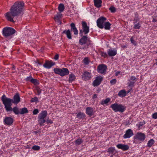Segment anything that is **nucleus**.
Returning a JSON list of instances; mask_svg holds the SVG:
<instances>
[{"label": "nucleus", "mask_w": 157, "mask_h": 157, "mask_svg": "<svg viewBox=\"0 0 157 157\" xmlns=\"http://www.w3.org/2000/svg\"><path fill=\"white\" fill-rule=\"evenodd\" d=\"M24 3L23 2H16L12 6L9 12L6 13L5 16L6 19L9 21L14 22L13 19L18 16L23 10Z\"/></svg>", "instance_id": "nucleus-1"}, {"label": "nucleus", "mask_w": 157, "mask_h": 157, "mask_svg": "<svg viewBox=\"0 0 157 157\" xmlns=\"http://www.w3.org/2000/svg\"><path fill=\"white\" fill-rule=\"evenodd\" d=\"M1 100L6 111H12V108L11 106L12 99L6 97L5 95H3L1 97Z\"/></svg>", "instance_id": "nucleus-2"}, {"label": "nucleus", "mask_w": 157, "mask_h": 157, "mask_svg": "<svg viewBox=\"0 0 157 157\" xmlns=\"http://www.w3.org/2000/svg\"><path fill=\"white\" fill-rule=\"evenodd\" d=\"M110 108L115 112H119L122 113L124 112L125 109V107L124 106L117 103L112 104Z\"/></svg>", "instance_id": "nucleus-3"}, {"label": "nucleus", "mask_w": 157, "mask_h": 157, "mask_svg": "<svg viewBox=\"0 0 157 157\" xmlns=\"http://www.w3.org/2000/svg\"><path fill=\"white\" fill-rule=\"evenodd\" d=\"M15 32V30L13 28L7 27L3 29L2 33L5 37L8 38L14 34Z\"/></svg>", "instance_id": "nucleus-4"}, {"label": "nucleus", "mask_w": 157, "mask_h": 157, "mask_svg": "<svg viewBox=\"0 0 157 157\" xmlns=\"http://www.w3.org/2000/svg\"><path fill=\"white\" fill-rule=\"evenodd\" d=\"M82 29L79 30V35L82 36L83 34L86 35L89 32V27L87 25L86 23L84 21L82 22Z\"/></svg>", "instance_id": "nucleus-5"}, {"label": "nucleus", "mask_w": 157, "mask_h": 157, "mask_svg": "<svg viewBox=\"0 0 157 157\" xmlns=\"http://www.w3.org/2000/svg\"><path fill=\"white\" fill-rule=\"evenodd\" d=\"M55 73L61 76L67 75L69 74V71L67 68H63L62 69L55 68L54 69Z\"/></svg>", "instance_id": "nucleus-6"}, {"label": "nucleus", "mask_w": 157, "mask_h": 157, "mask_svg": "<svg viewBox=\"0 0 157 157\" xmlns=\"http://www.w3.org/2000/svg\"><path fill=\"white\" fill-rule=\"evenodd\" d=\"M107 69V67L106 65L104 64H101L98 66L97 71L99 73L105 75Z\"/></svg>", "instance_id": "nucleus-7"}, {"label": "nucleus", "mask_w": 157, "mask_h": 157, "mask_svg": "<svg viewBox=\"0 0 157 157\" xmlns=\"http://www.w3.org/2000/svg\"><path fill=\"white\" fill-rule=\"evenodd\" d=\"M106 20V18L104 17H101L98 18L97 21V25L100 29L104 28V22Z\"/></svg>", "instance_id": "nucleus-8"}, {"label": "nucleus", "mask_w": 157, "mask_h": 157, "mask_svg": "<svg viewBox=\"0 0 157 157\" xmlns=\"http://www.w3.org/2000/svg\"><path fill=\"white\" fill-rule=\"evenodd\" d=\"M137 80V78L135 76H130L128 79V86L130 87H133Z\"/></svg>", "instance_id": "nucleus-9"}, {"label": "nucleus", "mask_w": 157, "mask_h": 157, "mask_svg": "<svg viewBox=\"0 0 157 157\" xmlns=\"http://www.w3.org/2000/svg\"><path fill=\"white\" fill-rule=\"evenodd\" d=\"M145 138V135L144 133L137 132L136 135V139L141 142L143 141Z\"/></svg>", "instance_id": "nucleus-10"}, {"label": "nucleus", "mask_w": 157, "mask_h": 157, "mask_svg": "<svg viewBox=\"0 0 157 157\" xmlns=\"http://www.w3.org/2000/svg\"><path fill=\"white\" fill-rule=\"evenodd\" d=\"M133 135V131L131 129H129L126 131L125 134L123 136V138L124 139L129 138Z\"/></svg>", "instance_id": "nucleus-11"}, {"label": "nucleus", "mask_w": 157, "mask_h": 157, "mask_svg": "<svg viewBox=\"0 0 157 157\" xmlns=\"http://www.w3.org/2000/svg\"><path fill=\"white\" fill-rule=\"evenodd\" d=\"M103 78V77L100 76L97 77L93 82V86H95L99 85L102 81Z\"/></svg>", "instance_id": "nucleus-12"}, {"label": "nucleus", "mask_w": 157, "mask_h": 157, "mask_svg": "<svg viewBox=\"0 0 157 157\" xmlns=\"http://www.w3.org/2000/svg\"><path fill=\"white\" fill-rule=\"evenodd\" d=\"M86 112L87 114L91 117L95 112L94 109L91 107H87L86 109Z\"/></svg>", "instance_id": "nucleus-13"}, {"label": "nucleus", "mask_w": 157, "mask_h": 157, "mask_svg": "<svg viewBox=\"0 0 157 157\" xmlns=\"http://www.w3.org/2000/svg\"><path fill=\"white\" fill-rule=\"evenodd\" d=\"M82 79L84 80H88L91 78V74L87 71H85L82 76Z\"/></svg>", "instance_id": "nucleus-14"}, {"label": "nucleus", "mask_w": 157, "mask_h": 157, "mask_svg": "<svg viewBox=\"0 0 157 157\" xmlns=\"http://www.w3.org/2000/svg\"><path fill=\"white\" fill-rule=\"evenodd\" d=\"M117 147L119 149L122 150L123 151H126L129 149V147L127 145L120 144L116 145Z\"/></svg>", "instance_id": "nucleus-15"}, {"label": "nucleus", "mask_w": 157, "mask_h": 157, "mask_svg": "<svg viewBox=\"0 0 157 157\" xmlns=\"http://www.w3.org/2000/svg\"><path fill=\"white\" fill-rule=\"evenodd\" d=\"M12 103L17 104L20 101V98L19 94L17 93L14 95L12 99Z\"/></svg>", "instance_id": "nucleus-16"}, {"label": "nucleus", "mask_w": 157, "mask_h": 157, "mask_svg": "<svg viewBox=\"0 0 157 157\" xmlns=\"http://www.w3.org/2000/svg\"><path fill=\"white\" fill-rule=\"evenodd\" d=\"M107 52L109 56H114L117 54V50L114 49H109L107 50Z\"/></svg>", "instance_id": "nucleus-17"}, {"label": "nucleus", "mask_w": 157, "mask_h": 157, "mask_svg": "<svg viewBox=\"0 0 157 157\" xmlns=\"http://www.w3.org/2000/svg\"><path fill=\"white\" fill-rule=\"evenodd\" d=\"M4 121L5 124L10 125L13 123V120L11 117H7L5 118Z\"/></svg>", "instance_id": "nucleus-18"}, {"label": "nucleus", "mask_w": 157, "mask_h": 157, "mask_svg": "<svg viewBox=\"0 0 157 157\" xmlns=\"http://www.w3.org/2000/svg\"><path fill=\"white\" fill-rule=\"evenodd\" d=\"M55 64V63L52 61H46L44 65V67L47 68H50L51 67Z\"/></svg>", "instance_id": "nucleus-19"}, {"label": "nucleus", "mask_w": 157, "mask_h": 157, "mask_svg": "<svg viewBox=\"0 0 157 157\" xmlns=\"http://www.w3.org/2000/svg\"><path fill=\"white\" fill-rule=\"evenodd\" d=\"M82 36V37L79 40V44L81 45L85 44L87 40V37L86 36Z\"/></svg>", "instance_id": "nucleus-20"}, {"label": "nucleus", "mask_w": 157, "mask_h": 157, "mask_svg": "<svg viewBox=\"0 0 157 157\" xmlns=\"http://www.w3.org/2000/svg\"><path fill=\"white\" fill-rule=\"evenodd\" d=\"M94 6L97 8H99L101 6L102 1L101 0H94Z\"/></svg>", "instance_id": "nucleus-21"}, {"label": "nucleus", "mask_w": 157, "mask_h": 157, "mask_svg": "<svg viewBox=\"0 0 157 157\" xmlns=\"http://www.w3.org/2000/svg\"><path fill=\"white\" fill-rule=\"evenodd\" d=\"M127 92L125 90H122L119 91L118 93V95L121 97H124L126 95Z\"/></svg>", "instance_id": "nucleus-22"}, {"label": "nucleus", "mask_w": 157, "mask_h": 157, "mask_svg": "<svg viewBox=\"0 0 157 157\" xmlns=\"http://www.w3.org/2000/svg\"><path fill=\"white\" fill-rule=\"evenodd\" d=\"M76 79V76L74 74H71L69 75L68 81L69 82H72Z\"/></svg>", "instance_id": "nucleus-23"}, {"label": "nucleus", "mask_w": 157, "mask_h": 157, "mask_svg": "<svg viewBox=\"0 0 157 157\" xmlns=\"http://www.w3.org/2000/svg\"><path fill=\"white\" fill-rule=\"evenodd\" d=\"M110 100L111 99L110 98H107L105 100L103 99L101 100L100 102L101 105H104L105 104H107L110 101Z\"/></svg>", "instance_id": "nucleus-24"}, {"label": "nucleus", "mask_w": 157, "mask_h": 157, "mask_svg": "<svg viewBox=\"0 0 157 157\" xmlns=\"http://www.w3.org/2000/svg\"><path fill=\"white\" fill-rule=\"evenodd\" d=\"M63 33H65L67 38L69 39H71L72 38L71 36V33L70 30L68 29L67 30H64L63 31Z\"/></svg>", "instance_id": "nucleus-25"}, {"label": "nucleus", "mask_w": 157, "mask_h": 157, "mask_svg": "<svg viewBox=\"0 0 157 157\" xmlns=\"http://www.w3.org/2000/svg\"><path fill=\"white\" fill-rule=\"evenodd\" d=\"M40 115V118H45L48 115L47 112L46 110L42 111Z\"/></svg>", "instance_id": "nucleus-26"}, {"label": "nucleus", "mask_w": 157, "mask_h": 157, "mask_svg": "<svg viewBox=\"0 0 157 157\" xmlns=\"http://www.w3.org/2000/svg\"><path fill=\"white\" fill-rule=\"evenodd\" d=\"M65 9V6L62 3H60L58 6V10L60 13L63 12Z\"/></svg>", "instance_id": "nucleus-27"}, {"label": "nucleus", "mask_w": 157, "mask_h": 157, "mask_svg": "<svg viewBox=\"0 0 157 157\" xmlns=\"http://www.w3.org/2000/svg\"><path fill=\"white\" fill-rule=\"evenodd\" d=\"M134 27V29H139L141 27V23L140 22H133Z\"/></svg>", "instance_id": "nucleus-28"}, {"label": "nucleus", "mask_w": 157, "mask_h": 157, "mask_svg": "<svg viewBox=\"0 0 157 157\" xmlns=\"http://www.w3.org/2000/svg\"><path fill=\"white\" fill-rule=\"evenodd\" d=\"M155 143V140L153 139L149 140L147 144V147H151Z\"/></svg>", "instance_id": "nucleus-29"}, {"label": "nucleus", "mask_w": 157, "mask_h": 157, "mask_svg": "<svg viewBox=\"0 0 157 157\" xmlns=\"http://www.w3.org/2000/svg\"><path fill=\"white\" fill-rule=\"evenodd\" d=\"M111 24L109 22H106L104 24V28L106 30H109Z\"/></svg>", "instance_id": "nucleus-30"}, {"label": "nucleus", "mask_w": 157, "mask_h": 157, "mask_svg": "<svg viewBox=\"0 0 157 157\" xmlns=\"http://www.w3.org/2000/svg\"><path fill=\"white\" fill-rule=\"evenodd\" d=\"M85 117V115L84 113L80 112L77 114L76 117L81 119L84 118Z\"/></svg>", "instance_id": "nucleus-31"}, {"label": "nucleus", "mask_w": 157, "mask_h": 157, "mask_svg": "<svg viewBox=\"0 0 157 157\" xmlns=\"http://www.w3.org/2000/svg\"><path fill=\"white\" fill-rule=\"evenodd\" d=\"M62 14L61 13H58L55 16L54 19L56 21L59 22V19L62 18Z\"/></svg>", "instance_id": "nucleus-32"}, {"label": "nucleus", "mask_w": 157, "mask_h": 157, "mask_svg": "<svg viewBox=\"0 0 157 157\" xmlns=\"http://www.w3.org/2000/svg\"><path fill=\"white\" fill-rule=\"evenodd\" d=\"M27 113H28V110L26 108L24 107L20 110V114H22Z\"/></svg>", "instance_id": "nucleus-33"}, {"label": "nucleus", "mask_w": 157, "mask_h": 157, "mask_svg": "<svg viewBox=\"0 0 157 157\" xmlns=\"http://www.w3.org/2000/svg\"><path fill=\"white\" fill-rule=\"evenodd\" d=\"M145 122L144 121L140 122L139 124H136V126L138 127L139 129H140L142 128V126L144 124Z\"/></svg>", "instance_id": "nucleus-34"}, {"label": "nucleus", "mask_w": 157, "mask_h": 157, "mask_svg": "<svg viewBox=\"0 0 157 157\" xmlns=\"http://www.w3.org/2000/svg\"><path fill=\"white\" fill-rule=\"evenodd\" d=\"M83 142V140L80 138L77 139L75 141V144L77 145H79L82 144Z\"/></svg>", "instance_id": "nucleus-35"}, {"label": "nucleus", "mask_w": 157, "mask_h": 157, "mask_svg": "<svg viewBox=\"0 0 157 157\" xmlns=\"http://www.w3.org/2000/svg\"><path fill=\"white\" fill-rule=\"evenodd\" d=\"M12 110H13L16 114H18L20 113V111H19L18 109L16 107H14L12 109Z\"/></svg>", "instance_id": "nucleus-36"}, {"label": "nucleus", "mask_w": 157, "mask_h": 157, "mask_svg": "<svg viewBox=\"0 0 157 157\" xmlns=\"http://www.w3.org/2000/svg\"><path fill=\"white\" fill-rule=\"evenodd\" d=\"M100 54L102 57L105 58L107 57V54L106 52L100 51Z\"/></svg>", "instance_id": "nucleus-37"}, {"label": "nucleus", "mask_w": 157, "mask_h": 157, "mask_svg": "<svg viewBox=\"0 0 157 157\" xmlns=\"http://www.w3.org/2000/svg\"><path fill=\"white\" fill-rule=\"evenodd\" d=\"M109 10L112 13H115L116 11V9L113 6H111L109 8Z\"/></svg>", "instance_id": "nucleus-38"}, {"label": "nucleus", "mask_w": 157, "mask_h": 157, "mask_svg": "<svg viewBox=\"0 0 157 157\" xmlns=\"http://www.w3.org/2000/svg\"><path fill=\"white\" fill-rule=\"evenodd\" d=\"M115 150L114 147H111L108 148V151L109 154H112L114 152Z\"/></svg>", "instance_id": "nucleus-39"}, {"label": "nucleus", "mask_w": 157, "mask_h": 157, "mask_svg": "<svg viewBox=\"0 0 157 157\" xmlns=\"http://www.w3.org/2000/svg\"><path fill=\"white\" fill-rule=\"evenodd\" d=\"M89 60L88 58L85 57L83 60V63L85 65H88L89 63Z\"/></svg>", "instance_id": "nucleus-40"}, {"label": "nucleus", "mask_w": 157, "mask_h": 157, "mask_svg": "<svg viewBox=\"0 0 157 157\" xmlns=\"http://www.w3.org/2000/svg\"><path fill=\"white\" fill-rule=\"evenodd\" d=\"M44 118H40V125H43V124L46 122Z\"/></svg>", "instance_id": "nucleus-41"}, {"label": "nucleus", "mask_w": 157, "mask_h": 157, "mask_svg": "<svg viewBox=\"0 0 157 157\" xmlns=\"http://www.w3.org/2000/svg\"><path fill=\"white\" fill-rule=\"evenodd\" d=\"M130 41L131 43L134 45H136V41L134 40L133 38V37H131L130 38Z\"/></svg>", "instance_id": "nucleus-42"}, {"label": "nucleus", "mask_w": 157, "mask_h": 157, "mask_svg": "<svg viewBox=\"0 0 157 157\" xmlns=\"http://www.w3.org/2000/svg\"><path fill=\"white\" fill-rule=\"evenodd\" d=\"M70 26L71 27V31H72L73 30H74L76 28L75 25L74 23H71L70 25Z\"/></svg>", "instance_id": "nucleus-43"}, {"label": "nucleus", "mask_w": 157, "mask_h": 157, "mask_svg": "<svg viewBox=\"0 0 157 157\" xmlns=\"http://www.w3.org/2000/svg\"><path fill=\"white\" fill-rule=\"evenodd\" d=\"M38 101V98L36 97L32 98L31 100V102H37Z\"/></svg>", "instance_id": "nucleus-44"}, {"label": "nucleus", "mask_w": 157, "mask_h": 157, "mask_svg": "<svg viewBox=\"0 0 157 157\" xmlns=\"http://www.w3.org/2000/svg\"><path fill=\"white\" fill-rule=\"evenodd\" d=\"M152 117L154 119H157V112H155L152 115Z\"/></svg>", "instance_id": "nucleus-45"}, {"label": "nucleus", "mask_w": 157, "mask_h": 157, "mask_svg": "<svg viewBox=\"0 0 157 157\" xmlns=\"http://www.w3.org/2000/svg\"><path fill=\"white\" fill-rule=\"evenodd\" d=\"M117 80L116 79H112L110 81V83L112 85H114L115 84Z\"/></svg>", "instance_id": "nucleus-46"}, {"label": "nucleus", "mask_w": 157, "mask_h": 157, "mask_svg": "<svg viewBox=\"0 0 157 157\" xmlns=\"http://www.w3.org/2000/svg\"><path fill=\"white\" fill-rule=\"evenodd\" d=\"M32 149L35 150H37L39 149V147L37 146L34 145L32 147Z\"/></svg>", "instance_id": "nucleus-47"}, {"label": "nucleus", "mask_w": 157, "mask_h": 157, "mask_svg": "<svg viewBox=\"0 0 157 157\" xmlns=\"http://www.w3.org/2000/svg\"><path fill=\"white\" fill-rule=\"evenodd\" d=\"M31 82L33 83L34 84V85H36V84H37V80L35 79H32L31 80Z\"/></svg>", "instance_id": "nucleus-48"}, {"label": "nucleus", "mask_w": 157, "mask_h": 157, "mask_svg": "<svg viewBox=\"0 0 157 157\" xmlns=\"http://www.w3.org/2000/svg\"><path fill=\"white\" fill-rule=\"evenodd\" d=\"M72 31L75 35H77L78 34V31L76 28Z\"/></svg>", "instance_id": "nucleus-49"}, {"label": "nucleus", "mask_w": 157, "mask_h": 157, "mask_svg": "<svg viewBox=\"0 0 157 157\" xmlns=\"http://www.w3.org/2000/svg\"><path fill=\"white\" fill-rule=\"evenodd\" d=\"M115 71H116L115 73V75L116 76H118L119 75L121 74V72L120 71H117L116 70H115Z\"/></svg>", "instance_id": "nucleus-50"}, {"label": "nucleus", "mask_w": 157, "mask_h": 157, "mask_svg": "<svg viewBox=\"0 0 157 157\" xmlns=\"http://www.w3.org/2000/svg\"><path fill=\"white\" fill-rule=\"evenodd\" d=\"M46 121L47 124H51L53 123L51 119H47Z\"/></svg>", "instance_id": "nucleus-51"}, {"label": "nucleus", "mask_w": 157, "mask_h": 157, "mask_svg": "<svg viewBox=\"0 0 157 157\" xmlns=\"http://www.w3.org/2000/svg\"><path fill=\"white\" fill-rule=\"evenodd\" d=\"M38 113V110L37 109H35L33 111V114L34 115L37 114Z\"/></svg>", "instance_id": "nucleus-52"}, {"label": "nucleus", "mask_w": 157, "mask_h": 157, "mask_svg": "<svg viewBox=\"0 0 157 157\" xmlns=\"http://www.w3.org/2000/svg\"><path fill=\"white\" fill-rule=\"evenodd\" d=\"M59 55L58 54L56 55L54 57V59L55 60H57L59 59Z\"/></svg>", "instance_id": "nucleus-53"}, {"label": "nucleus", "mask_w": 157, "mask_h": 157, "mask_svg": "<svg viewBox=\"0 0 157 157\" xmlns=\"http://www.w3.org/2000/svg\"><path fill=\"white\" fill-rule=\"evenodd\" d=\"M97 94H94L93 96V99H95V98H97Z\"/></svg>", "instance_id": "nucleus-54"}, {"label": "nucleus", "mask_w": 157, "mask_h": 157, "mask_svg": "<svg viewBox=\"0 0 157 157\" xmlns=\"http://www.w3.org/2000/svg\"><path fill=\"white\" fill-rule=\"evenodd\" d=\"M152 21L154 22H157V19L155 18H153Z\"/></svg>", "instance_id": "nucleus-55"}, {"label": "nucleus", "mask_w": 157, "mask_h": 157, "mask_svg": "<svg viewBox=\"0 0 157 157\" xmlns=\"http://www.w3.org/2000/svg\"><path fill=\"white\" fill-rule=\"evenodd\" d=\"M131 90H132V89H131V90H129L127 91V94H128V93H129L130 92V91H131Z\"/></svg>", "instance_id": "nucleus-56"}, {"label": "nucleus", "mask_w": 157, "mask_h": 157, "mask_svg": "<svg viewBox=\"0 0 157 157\" xmlns=\"http://www.w3.org/2000/svg\"><path fill=\"white\" fill-rule=\"evenodd\" d=\"M155 60H156V61H157V62H156V63H155V64L156 65H157V59H155Z\"/></svg>", "instance_id": "nucleus-57"}, {"label": "nucleus", "mask_w": 157, "mask_h": 157, "mask_svg": "<svg viewBox=\"0 0 157 157\" xmlns=\"http://www.w3.org/2000/svg\"><path fill=\"white\" fill-rule=\"evenodd\" d=\"M38 94H39V92H38Z\"/></svg>", "instance_id": "nucleus-58"}]
</instances>
